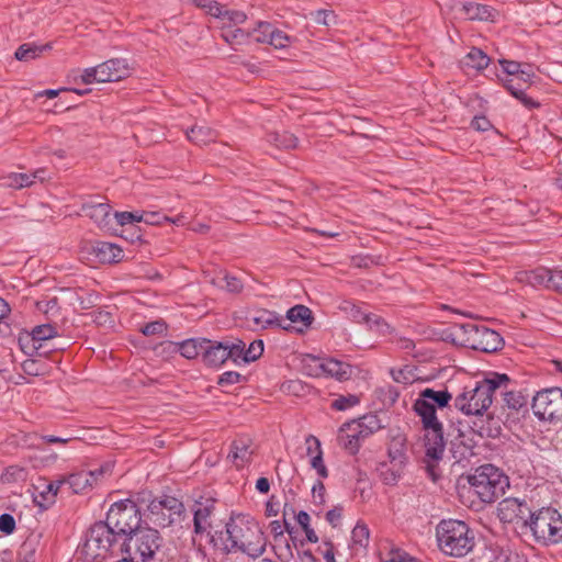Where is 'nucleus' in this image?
<instances>
[{"label": "nucleus", "mask_w": 562, "mask_h": 562, "mask_svg": "<svg viewBox=\"0 0 562 562\" xmlns=\"http://www.w3.org/2000/svg\"><path fill=\"white\" fill-rule=\"evenodd\" d=\"M226 549L240 551L250 558L260 557L267 546L266 537L256 520L235 516L226 524Z\"/></svg>", "instance_id": "nucleus-1"}, {"label": "nucleus", "mask_w": 562, "mask_h": 562, "mask_svg": "<svg viewBox=\"0 0 562 562\" xmlns=\"http://www.w3.org/2000/svg\"><path fill=\"white\" fill-rule=\"evenodd\" d=\"M508 382L506 374L493 373L473 385L464 386L456 396L454 406L465 415H482L492 405L495 391Z\"/></svg>", "instance_id": "nucleus-2"}, {"label": "nucleus", "mask_w": 562, "mask_h": 562, "mask_svg": "<svg viewBox=\"0 0 562 562\" xmlns=\"http://www.w3.org/2000/svg\"><path fill=\"white\" fill-rule=\"evenodd\" d=\"M436 536L440 550L456 558L467 555L475 543L473 531L461 520H442L437 526Z\"/></svg>", "instance_id": "nucleus-3"}, {"label": "nucleus", "mask_w": 562, "mask_h": 562, "mask_svg": "<svg viewBox=\"0 0 562 562\" xmlns=\"http://www.w3.org/2000/svg\"><path fill=\"white\" fill-rule=\"evenodd\" d=\"M119 533L114 531L105 521L95 522L89 530L85 551L91 559L104 560L108 557L124 554V547Z\"/></svg>", "instance_id": "nucleus-4"}, {"label": "nucleus", "mask_w": 562, "mask_h": 562, "mask_svg": "<svg viewBox=\"0 0 562 562\" xmlns=\"http://www.w3.org/2000/svg\"><path fill=\"white\" fill-rule=\"evenodd\" d=\"M469 484L484 503H492L509 486L508 477L492 464H484L469 476Z\"/></svg>", "instance_id": "nucleus-5"}, {"label": "nucleus", "mask_w": 562, "mask_h": 562, "mask_svg": "<svg viewBox=\"0 0 562 562\" xmlns=\"http://www.w3.org/2000/svg\"><path fill=\"white\" fill-rule=\"evenodd\" d=\"M124 553L133 560L149 562L162 546V538L158 530L149 527H142L125 541H122Z\"/></svg>", "instance_id": "nucleus-6"}, {"label": "nucleus", "mask_w": 562, "mask_h": 562, "mask_svg": "<svg viewBox=\"0 0 562 562\" xmlns=\"http://www.w3.org/2000/svg\"><path fill=\"white\" fill-rule=\"evenodd\" d=\"M105 522L114 529L123 539H127L133 532L138 530L140 524V514L137 505L124 499L111 505L106 514Z\"/></svg>", "instance_id": "nucleus-7"}, {"label": "nucleus", "mask_w": 562, "mask_h": 562, "mask_svg": "<svg viewBox=\"0 0 562 562\" xmlns=\"http://www.w3.org/2000/svg\"><path fill=\"white\" fill-rule=\"evenodd\" d=\"M527 526L539 541L555 543L562 539V518L555 509L541 508L530 513Z\"/></svg>", "instance_id": "nucleus-8"}, {"label": "nucleus", "mask_w": 562, "mask_h": 562, "mask_svg": "<svg viewBox=\"0 0 562 562\" xmlns=\"http://www.w3.org/2000/svg\"><path fill=\"white\" fill-rule=\"evenodd\" d=\"M130 75V66L125 59L112 58L95 67H89L81 71V81L86 85L94 82H112L126 78Z\"/></svg>", "instance_id": "nucleus-9"}, {"label": "nucleus", "mask_w": 562, "mask_h": 562, "mask_svg": "<svg viewBox=\"0 0 562 562\" xmlns=\"http://www.w3.org/2000/svg\"><path fill=\"white\" fill-rule=\"evenodd\" d=\"M452 394L447 389L434 390L426 387L420 391L413 408L420 420L428 423L438 419L436 408H443L449 405Z\"/></svg>", "instance_id": "nucleus-10"}, {"label": "nucleus", "mask_w": 562, "mask_h": 562, "mask_svg": "<svg viewBox=\"0 0 562 562\" xmlns=\"http://www.w3.org/2000/svg\"><path fill=\"white\" fill-rule=\"evenodd\" d=\"M533 414L542 420H561L562 419V389L550 387L544 389L532 398Z\"/></svg>", "instance_id": "nucleus-11"}, {"label": "nucleus", "mask_w": 562, "mask_h": 562, "mask_svg": "<svg viewBox=\"0 0 562 562\" xmlns=\"http://www.w3.org/2000/svg\"><path fill=\"white\" fill-rule=\"evenodd\" d=\"M531 509L526 501L507 497L497 505V517L503 524H515L527 527Z\"/></svg>", "instance_id": "nucleus-12"}, {"label": "nucleus", "mask_w": 562, "mask_h": 562, "mask_svg": "<svg viewBox=\"0 0 562 562\" xmlns=\"http://www.w3.org/2000/svg\"><path fill=\"white\" fill-rule=\"evenodd\" d=\"M425 430V453L428 459L438 461L442 458L446 442L443 439V428L439 419L431 422L420 420Z\"/></svg>", "instance_id": "nucleus-13"}, {"label": "nucleus", "mask_w": 562, "mask_h": 562, "mask_svg": "<svg viewBox=\"0 0 562 562\" xmlns=\"http://www.w3.org/2000/svg\"><path fill=\"white\" fill-rule=\"evenodd\" d=\"M250 33L251 35L255 34L257 43L269 44L277 49L285 48L291 43V37L286 33L266 21L258 22Z\"/></svg>", "instance_id": "nucleus-14"}, {"label": "nucleus", "mask_w": 562, "mask_h": 562, "mask_svg": "<svg viewBox=\"0 0 562 562\" xmlns=\"http://www.w3.org/2000/svg\"><path fill=\"white\" fill-rule=\"evenodd\" d=\"M503 344V338L497 331L480 326L479 329L474 330V337L469 346L483 352H494L501 349Z\"/></svg>", "instance_id": "nucleus-15"}, {"label": "nucleus", "mask_w": 562, "mask_h": 562, "mask_svg": "<svg viewBox=\"0 0 562 562\" xmlns=\"http://www.w3.org/2000/svg\"><path fill=\"white\" fill-rule=\"evenodd\" d=\"M368 438L355 420L344 424L338 434L339 443L350 453L358 452L361 442Z\"/></svg>", "instance_id": "nucleus-16"}, {"label": "nucleus", "mask_w": 562, "mask_h": 562, "mask_svg": "<svg viewBox=\"0 0 562 562\" xmlns=\"http://www.w3.org/2000/svg\"><path fill=\"white\" fill-rule=\"evenodd\" d=\"M316 374L335 378L338 381L349 380L352 375V367L346 362L336 359H324V361H315Z\"/></svg>", "instance_id": "nucleus-17"}, {"label": "nucleus", "mask_w": 562, "mask_h": 562, "mask_svg": "<svg viewBox=\"0 0 562 562\" xmlns=\"http://www.w3.org/2000/svg\"><path fill=\"white\" fill-rule=\"evenodd\" d=\"M248 326L255 330L266 329L269 327H282L283 319L274 312L268 310H258L250 313L247 317Z\"/></svg>", "instance_id": "nucleus-18"}, {"label": "nucleus", "mask_w": 562, "mask_h": 562, "mask_svg": "<svg viewBox=\"0 0 562 562\" xmlns=\"http://www.w3.org/2000/svg\"><path fill=\"white\" fill-rule=\"evenodd\" d=\"M81 211L90 217L99 227L110 229L111 206L108 203L87 202L82 204Z\"/></svg>", "instance_id": "nucleus-19"}, {"label": "nucleus", "mask_w": 562, "mask_h": 562, "mask_svg": "<svg viewBox=\"0 0 562 562\" xmlns=\"http://www.w3.org/2000/svg\"><path fill=\"white\" fill-rule=\"evenodd\" d=\"M58 335L57 328L52 324H43L35 326L31 333L25 334V336H21L19 341L23 344L26 341L27 344H32V348L37 350L42 347L43 341L52 339Z\"/></svg>", "instance_id": "nucleus-20"}, {"label": "nucleus", "mask_w": 562, "mask_h": 562, "mask_svg": "<svg viewBox=\"0 0 562 562\" xmlns=\"http://www.w3.org/2000/svg\"><path fill=\"white\" fill-rule=\"evenodd\" d=\"M252 453L251 439L239 437L233 441L228 458L232 459L237 468H241L250 461Z\"/></svg>", "instance_id": "nucleus-21"}, {"label": "nucleus", "mask_w": 562, "mask_h": 562, "mask_svg": "<svg viewBox=\"0 0 562 562\" xmlns=\"http://www.w3.org/2000/svg\"><path fill=\"white\" fill-rule=\"evenodd\" d=\"M202 344H204L203 361L206 364L218 367L228 360L225 342L202 339Z\"/></svg>", "instance_id": "nucleus-22"}, {"label": "nucleus", "mask_w": 562, "mask_h": 562, "mask_svg": "<svg viewBox=\"0 0 562 562\" xmlns=\"http://www.w3.org/2000/svg\"><path fill=\"white\" fill-rule=\"evenodd\" d=\"M64 485H66L65 476L60 477L59 480L43 484L42 490H40L41 486L36 487L38 492L35 496V501L40 506H48L54 504L58 491Z\"/></svg>", "instance_id": "nucleus-23"}, {"label": "nucleus", "mask_w": 562, "mask_h": 562, "mask_svg": "<svg viewBox=\"0 0 562 562\" xmlns=\"http://www.w3.org/2000/svg\"><path fill=\"white\" fill-rule=\"evenodd\" d=\"M93 252L101 262H119L123 258L120 246L106 241H98L93 246Z\"/></svg>", "instance_id": "nucleus-24"}, {"label": "nucleus", "mask_w": 562, "mask_h": 562, "mask_svg": "<svg viewBox=\"0 0 562 562\" xmlns=\"http://www.w3.org/2000/svg\"><path fill=\"white\" fill-rule=\"evenodd\" d=\"M213 513L212 504H196L194 509V532L195 533H204L209 532L211 528V515Z\"/></svg>", "instance_id": "nucleus-25"}, {"label": "nucleus", "mask_w": 562, "mask_h": 562, "mask_svg": "<svg viewBox=\"0 0 562 562\" xmlns=\"http://www.w3.org/2000/svg\"><path fill=\"white\" fill-rule=\"evenodd\" d=\"M464 14L470 20L493 21L497 14L496 10L486 4L467 3L463 5Z\"/></svg>", "instance_id": "nucleus-26"}, {"label": "nucleus", "mask_w": 562, "mask_h": 562, "mask_svg": "<svg viewBox=\"0 0 562 562\" xmlns=\"http://www.w3.org/2000/svg\"><path fill=\"white\" fill-rule=\"evenodd\" d=\"M406 439L403 435L394 436L389 445V458L391 463L403 467L406 462Z\"/></svg>", "instance_id": "nucleus-27"}, {"label": "nucleus", "mask_w": 562, "mask_h": 562, "mask_svg": "<svg viewBox=\"0 0 562 562\" xmlns=\"http://www.w3.org/2000/svg\"><path fill=\"white\" fill-rule=\"evenodd\" d=\"M490 61V57L482 49L473 47L462 59V65L465 68L480 71L485 69Z\"/></svg>", "instance_id": "nucleus-28"}, {"label": "nucleus", "mask_w": 562, "mask_h": 562, "mask_svg": "<svg viewBox=\"0 0 562 562\" xmlns=\"http://www.w3.org/2000/svg\"><path fill=\"white\" fill-rule=\"evenodd\" d=\"M188 139L193 142L196 145H206L211 142H214L217 137V134L214 130L205 125H195L191 127L190 131L187 132Z\"/></svg>", "instance_id": "nucleus-29"}, {"label": "nucleus", "mask_w": 562, "mask_h": 562, "mask_svg": "<svg viewBox=\"0 0 562 562\" xmlns=\"http://www.w3.org/2000/svg\"><path fill=\"white\" fill-rule=\"evenodd\" d=\"M89 474H87L86 471H81L78 473L70 474L69 476L65 477L66 484L69 486V488L75 494L83 493L88 488L93 487L89 480Z\"/></svg>", "instance_id": "nucleus-30"}, {"label": "nucleus", "mask_w": 562, "mask_h": 562, "mask_svg": "<svg viewBox=\"0 0 562 562\" xmlns=\"http://www.w3.org/2000/svg\"><path fill=\"white\" fill-rule=\"evenodd\" d=\"M250 36L251 33L243 29L222 26V38L232 46L247 43Z\"/></svg>", "instance_id": "nucleus-31"}, {"label": "nucleus", "mask_w": 562, "mask_h": 562, "mask_svg": "<svg viewBox=\"0 0 562 562\" xmlns=\"http://www.w3.org/2000/svg\"><path fill=\"white\" fill-rule=\"evenodd\" d=\"M286 319L293 324H301L308 327L312 324V312L304 305H295L286 312Z\"/></svg>", "instance_id": "nucleus-32"}, {"label": "nucleus", "mask_w": 562, "mask_h": 562, "mask_svg": "<svg viewBox=\"0 0 562 562\" xmlns=\"http://www.w3.org/2000/svg\"><path fill=\"white\" fill-rule=\"evenodd\" d=\"M203 338H191L187 339L182 342L178 344V350L181 356L187 359H194L199 355L203 356L204 344H202Z\"/></svg>", "instance_id": "nucleus-33"}, {"label": "nucleus", "mask_w": 562, "mask_h": 562, "mask_svg": "<svg viewBox=\"0 0 562 562\" xmlns=\"http://www.w3.org/2000/svg\"><path fill=\"white\" fill-rule=\"evenodd\" d=\"M370 541V530L368 526L358 521L351 531V544L352 548L366 549Z\"/></svg>", "instance_id": "nucleus-34"}, {"label": "nucleus", "mask_w": 562, "mask_h": 562, "mask_svg": "<svg viewBox=\"0 0 562 562\" xmlns=\"http://www.w3.org/2000/svg\"><path fill=\"white\" fill-rule=\"evenodd\" d=\"M268 142L282 149H293L297 146V138L290 132L271 133L268 135Z\"/></svg>", "instance_id": "nucleus-35"}, {"label": "nucleus", "mask_w": 562, "mask_h": 562, "mask_svg": "<svg viewBox=\"0 0 562 562\" xmlns=\"http://www.w3.org/2000/svg\"><path fill=\"white\" fill-rule=\"evenodd\" d=\"M339 308L347 314L353 322L358 324H366L370 313L363 311L359 305L351 301H344L339 305Z\"/></svg>", "instance_id": "nucleus-36"}, {"label": "nucleus", "mask_w": 562, "mask_h": 562, "mask_svg": "<svg viewBox=\"0 0 562 562\" xmlns=\"http://www.w3.org/2000/svg\"><path fill=\"white\" fill-rule=\"evenodd\" d=\"M48 46H37L31 43L22 44L15 52V58L21 61H29L38 57Z\"/></svg>", "instance_id": "nucleus-37"}, {"label": "nucleus", "mask_w": 562, "mask_h": 562, "mask_svg": "<svg viewBox=\"0 0 562 562\" xmlns=\"http://www.w3.org/2000/svg\"><path fill=\"white\" fill-rule=\"evenodd\" d=\"M355 422L356 424H359V427L362 429V432L367 435V437L371 436L383 427L380 418L374 414L364 415Z\"/></svg>", "instance_id": "nucleus-38"}, {"label": "nucleus", "mask_w": 562, "mask_h": 562, "mask_svg": "<svg viewBox=\"0 0 562 562\" xmlns=\"http://www.w3.org/2000/svg\"><path fill=\"white\" fill-rule=\"evenodd\" d=\"M246 20L247 15L245 12L225 9L223 18L221 20V27H237L238 25L244 24Z\"/></svg>", "instance_id": "nucleus-39"}, {"label": "nucleus", "mask_w": 562, "mask_h": 562, "mask_svg": "<svg viewBox=\"0 0 562 562\" xmlns=\"http://www.w3.org/2000/svg\"><path fill=\"white\" fill-rule=\"evenodd\" d=\"M364 325L368 327V329L381 335L391 333V326L383 317L378 314L370 313Z\"/></svg>", "instance_id": "nucleus-40"}, {"label": "nucleus", "mask_w": 562, "mask_h": 562, "mask_svg": "<svg viewBox=\"0 0 562 562\" xmlns=\"http://www.w3.org/2000/svg\"><path fill=\"white\" fill-rule=\"evenodd\" d=\"M227 359L232 360L234 363L244 362L245 356V347L246 344L241 340H236L235 342H225Z\"/></svg>", "instance_id": "nucleus-41"}, {"label": "nucleus", "mask_w": 562, "mask_h": 562, "mask_svg": "<svg viewBox=\"0 0 562 562\" xmlns=\"http://www.w3.org/2000/svg\"><path fill=\"white\" fill-rule=\"evenodd\" d=\"M113 465L110 462H106L94 470L86 471L89 474V480L93 486L101 483L103 480L109 477L112 474Z\"/></svg>", "instance_id": "nucleus-42"}, {"label": "nucleus", "mask_w": 562, "mask_h": 562, "mask_svg": "<svg viewBox=\"0 0 562 562\" xmlns=\"http://www.w3.org/2000/svg\"><path fill=\"white\" fill-rule=\"evenodd\" d=\"M552 276H553V270H549L546 268H538V269L531 271V273L529 276V281L533 285L539 284V285H544L547 288H550Z\"/></svg>", "instance_id": "nucleus-43"}, {"label": "nucleus", "mask_w": 562, "mask_h": 562, "mask_svg": "<svg viewBox=\"0 0 562 562\" xmlns=\"http://www.w3.org/2000/svg\"><path fill=\"white\" fill-rule=\"evenodd\" d=\"M159 499L161 502L164 510L168 512L176 519L179 518L183 513V504L178 498L173 496H164L162 498Z\"/></svg>", "instance_id": "nucleus-44"}, {"label": "nucleus", "mask_w": 562, "mask_h": 562, "mask_svg": "<svg viewBox=\"0 0 562 562\" xmlns=\"http://www.w3.org/2000/svg\"><path fill=\"white\" fill-rule=\"evenodd\" d=\"M506 406L513 411H518L526 405V397L518 391H507L504 393Z\"/></svg>", "instance_id": "nucleus-45"}, {"label": "nucleus", "mask_w": 562, "mask_h": 562, "mask_svg": "<svg viewBox=\"0 0 562 562\" xmlns=\"http://www.w3.org/2000/svg\"><path fill=\"white\" fill-rule=\"evenodd\" d=\"M26 477V471L24 468L19 465H10L3 471L1 479L3 482L12 483L18 481H24Z\"/></svg>", "instance_id": "nucleus-46"}, {"label": "nucleus", "mask_w": 562, "mask_h": 562, "mask_svg": "<svg viewBox=\"0 0 562 562\" xmlns=\"http://www.w3.org/2000/svg\"><path fill=\"white\" fill-rule=\"evenodd\" d=\"M387 562H418V560L401 548L392 547L387 552Z\"/></svg>", "instance_id": "nucleus-47"}, {"label": "nucleus", "mask_w": 562, "mask_h": 562, "mask_svg": "<svg viewBox=\"0 0 562 562\" xmlns=\"http://www.w3.org/2000/svg\"><path fill=\"white\" fill-rule=\"evenodd\" d=\"M359 404V397L357 395L339 396L331 402V407L336 411H346Z\"/></svg>", "instance_id": "nucleus-48"}, {"label": "nucleus", "mask_w": 562, "mask_h": 562, "mask_svg": "<svg viewBox=\"0 0 562 562\" xmlns=\"http://www.w3.org/2000/svg\"><path fill=\"white\" fill-rule=\"evenodd\" d=\"M263 352L262 340H254L249 344L248 348H245L244 363H248L257 360Z\"/></svg>", "instance_id": "nucleus-49"}, {"label": "nucleus", "mask_w": 562, "mask_h": 562, "mask_svg": "<svg viewBox=\"0 0 562 562\" xmlns=\"http://www.w3.org/2000/svg\"><path fill=\"white\" fill-rule=\"evenodd\" d=\"M391 374L395 382L402 383L404 385L413 383L416 379L413 370L409 367L398 370H392Z\"/></svg>", "instance_id": "nucleus-50"}, {"label": "nucleus", "mask_w": 562, "mask_h": 562, "mask_svg": "<svg viewBox=\"0 0 562 562\" xmlns=\"http://www.w3.org/2000/svg\"><path fill=\"white\" fill-rule=\"evenodd\" d=\"M392 468H386L385 465L382 467L381 470V477L385 484L392 485L395 484L400 477V471L402 467L395 465V463H392Z\"/></svg>", "instance_id": "nucleus-51"}, {"label": "nucleus", "mask_w": 562, "mask_h": 562, "mask_svg": "<svg viewBox=\"0 0 562 562\" xmlns=\"http://www.w3.org/2000/svg\"><path fill=\"white\" fill-rule=\"evenodd\" d=\"M114 218L119 225L124 226L134 222H142L143 215L138 212H115Z\"/></svg>", "instance_id": "nucleus-52"}, {"label": "nucleus", "mask_w": 562, "mask_h": 562, "mask_svg": "<svg viewBox=\"0 0 562 562\" xmlns=\"http://www.w3.org/2000/svg\"><path fill=\"white\" fill-rule=\"evenodd\" d=\"M313 20L317 24L331 25L336 23V14L330 10H318L312 13Z\"/></svg>", "instance_id": "nucleus-53"}, {"label": "nucleus", "mask_w": 562, "mask_h": 562, "mask_svg": "<svg viewBox=\"0 0 562 562\" xmlns=\"http://www.w3.org/2000/svg\"><path fill=\"white\" fill-rule=\"evenodd\" d=\"M481 325H476L473 323H464V324H456V329L460 331L464 336V344L468 346L471 342V339L474 337V330L479 329Z\"/></svg>", "instance_id": "nucleus-54"}, {"label": "nucleus", "mask_w": 562, "mask_h": 562, "mask_svg": "<svg viewBox=\"0 0 562 562\" xmlns=\"http://www.w3.org/2000/svg\"><path fill=\"white\" fill-rule=\"evenodd\" d=\"M310 463L316 470L319 477L326 479L328 476V471L323 460V452H317V454L313 456Z\"/></svg>", "instance_id": "nucleus-55"}, {"label": "nucleus", "mask_w": 562, "mask_h": 562, "mask_svg": "<svg viewBox=\"0 0 562 562\" xmlns=\"http://www.w3.org/2000/svg\"><path fill=\"white\" fill-rule=\"evenodd\" d=\"M222 280L224 281L225 284H221V286H224L227 291L232 292V293H238L241 291L243 289V283L241 281L234 277V276H231V274H225Z\"/></svg>", "instance_id": "nucleus-56"}, {"label": "nucleus", "mask_w": 562, "mask_h": 562, "mask_svg": "<svg viewBox=\"0 0 562 562\" xmlns=\"http://www.w3.org/2000/svg\"><path fill=\"white\" fill-rule=\"evenodd\" d=\"M15 529V520L10 514H2L0 516V531L10 535Z\"/></svg>", "instance_id": "nucleus-57"}, {"label": "nucleus", "mask_w": 562, "mask_h": 562, "mask_svg": "<svg viewBox=\"0 0 562 562\" xmlns=\"http://www.w3.org/2000/svg\"><path fill=\"white\" fill-rule=\"evenodd\" d=\"M241 379V375L235 371H227L220 375L218 384L222 386L237 384Z\"/></svg>", "instance_id": "nucleus-58"}, {"label": "nucleus", "mask_w": 562, "mask_h": 562, "mask_svg": "<svg viewBox=\"0 0 562 562\" xmlns=\"http://www.w3.org/2000/svg\"><path fill=\"white\" fill-rule=\"evenodd\" d=\"M201 5L203 8L207 9V13L210 15L218 19L220 21L222 20L224 11H225V8L223 5H221L220 3L215 2V1H211V0H207V3H203Z\"/></svg>", "instance_id": "nucleus-59"}, {"label": "nucleus", "mask_w": 562, "mask_h": 562, "mask_svg": "<svg viewBox=\"0 0 562 562\" xmlns=\"http://www.w3.org/2000/svg\"><path fill=\"white\" fill-rule=\"evenodd\" d=\"M504 86L515 98L521 95V92L525 90L524 85L520 81H517L515 78L506 79Z\"/></svg>", "instance_id": "nucleus-60"}, {"label": "nucleus", "mask_w": 562, "mask_h": 562, "mask_svg": "<svg viewBox=\"0 0 562 562\" xmlns=\"http://www.w3.org/2000/svg\"><path fill=\"white\" fill-rule=\"evenodd\" d=\"M305 445L307 456H310L311 458L317 454V452H323L319 440L313 435L306 437Z\"/></svg>", "instance_id": "nucleus-61"}, {"label": "nucleus", "mask_w": 562, "mask_h": 562, "mask_svg": "<svg viewBox=\"0 0 562 562\" xmlns=\"http://www.w3.org/2000/svg\"><path fill=\"white\" fill-rule=\"evenodd\" d=\"M166 329V326L162 322H151L146 324L142 328V333L146 336H153L157 334H161Z\"/></svg>", "instance_id": "nucleus-62"}, {"label": "nucleus", "mask_w": 562, "mask_h": 562, "mask_svg": "<svg viewBox=\"0 0 562 562\" xmlns=\"http://www.w3.org/2000/svg\"><path fill=\"white\" fill-rule=\"evenodd\" d=\"M499 64L502 65L503 70L513 77H516L521 68V65L514 60L502 59L499 60Z\"/></svg>", "instance_id": "nucleus-63"}, {"label": "nucleus", "mask_w": 562, "mask_h": 562, "mask_svg": "<svg viewBox=\"0 0 562 562\" xmlns=\"http://www.w3.org/2000/svg\"><path fill=\"white\" fill-rule=\"evenodd\" d=\"M151 521L159 527L170 526L176 521V518L166 510H161V514L157 517H153Z\"/></svg>", "instance_id": "nucleus-64"}]
</instances>
